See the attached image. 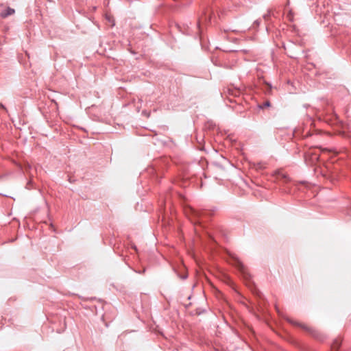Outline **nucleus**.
<instances>
[{
    "label": "nucleus",
    "mask_w": 351,
    "mask_h": 351,
    "mask_svg": "<svg viewBox=\"0 0 351 351\" xmlns=\"http://www.w3.org/2000/svg\"><path fill=\"white\" fill-rule=\"evenodd\" d=\"M291 322V324H295V325H298L300 327H301L303 329H304L305 330L308 331L315 338H316V339H317L319 340H322V335L318 331H317L316 330H315L313 328H309L308 326H306L304 324H298L296 322Z\"/></svg>",
    "instance_id": "1"
},
{
    "label": "nucleus",
    "mask_w": 351,
    "mask_h": 351,
    "mask_svg": "<svg viewBox=\"0 0 351 351\" xmlns=\"http://www.w3.org/2000/svg\"><path fill=\"white\" fill-rule=\"evenodd\" d=\"M319 157L318 154L308 152L305 154V162L307 165H313L319 160Z\"/></svg>",
    "instance_id": "2"
},
{
    "label": "nucleus",
    "mask_w": 351,
    "mask_h": 351,
    "mask_svg": "<svg viewBox=\"0 0 351 351\" xmlns=\"http://www.w3.org/2000/svg\"><path fill=\"white\" fill-rule=\"evenodd\" d=\"M289 16H290V17L291 16V17H292V13H291V12H289ZM290 19L291 20V18H290Z\"/></svg>",
    "instance_id": "12"
},
{
    "label": "nucleus",
    "mask_w": 351,
    "mask_h": 351,
    "mask_svg": "<svg viewBox=\"0 0 351 351\" xmlns=\"http://www.w3.org/2000/svg\"><path fill=\"white\" fill-rule=\"evenodd\" d=\"M255 23H256L257 25H258V24H259L258 21H255Z\"/></svg>",
    "instance_id": "15"
},
{
    "label": "nucleus",
    "mask_w": 351,
    "mask_h": 351,
    "mask_svg": "<svg viewBox=\"0 0 351 351\" xmlns=\"http://www.w3.org/2000/svg\"><path fill=\"white\" fill-rule=\"evenodd\" d=\"M191 212L195 216V217H199L201 213L194 209H191Z\"/></svg>",
    "instance_id": "7"
},
{
    "label": "nucleus",
    "mask_w": 351,
    "mask_h": 351,
    "mask_svg": "<svg viewBox=\"0 0 351 351\" xmlns=\"http://www.w3.org/2000/svg\"><path fill=\"white\" fill-rule=\"evenodd\" d=\"M321 173L324 177L330 179L332 182L335 179L336 176L333 173L329 172L328 169L326 172L324 170H322Z\"/></svg>",
    "instance_id": "4"
},
{
    "label": "nucleus",
    "mask_w": 351,
    "mask_h": 351,
    "mask_svg": "<svg viewBox=\"0 0 351 351\" xmlns=\"http://www.w3.org/2000/svg\"><path fill=\"white\" fill-rule=\"evenodd\" d=\"M0 108L3 109L5 111H7V108H5V106L2 103H0Z\"/></svg>",
    "instance_id": "10"
},
{
    "label": "nucleus",
    "mask_w": 351,
    "mask_h": 351,
    "mask_svg": "<svg viewBox=\"0 0 351 351\" xmlns=\"http://www.w3.org/2000/svg\"><path fill=\"white\" fill-rule=\"evenodd\" d=\"M14 12L15 10L13 8L8 7L5 10L1 11V12L0 13V16L3 19H5L10 15L14 14Z\"/></svg>",
    "instance_id": "3"
},
{
    "label": "nucleus",
    "mask_w": 351,
    "mask_h": 351,
    "mask_svg": "<svg viewBox=\"0 0 351 351\" xmlns=\"http://www.w3.org/2000/svg\"><path fill=\"white\" fill-rule=\"evenodd\" d=\"M270 106V102L269 101H265L262 107H269Z\"/></svg>",
    "instance_id": "8"
},
{
    "label": "nucleus",
    "mask_w": 351,
    "mask_h": 351,
    "mask_svg": "<svg viewBox=\"0 0 351 351\" xmlns=\"http://www.w3.org/2000/svg\"><path fill=\"white\" fill-rule=\"evenodd\" d=\"M238 264H239V268H240L241 270H243V268H244L243 265L241 262H239V261L238 262Z\"/></svg>",
    "instance_id": "9"
},
{
    "label": "nucleus",
    "mask_w": 351,
    "mask_h": 351,
    "mask_svg": "<svg viewBox=\"0 0 351 351\" xmlns=\"http://www.w3.org/2000/svg\"><path fill=\"white\" fill-rule=\"evenodd\" d=\"M186 276H183L182 277H181L182 279H186Z\"/></svg>",
    "instance_id": "13"
},
{
    "label": "nucleus",
    "mask_w": 351,
    "mask_h": 351,
    "mask_svg": "<svg viewBox=\"0 0 351 351\" xmlns=\"http://www.w3.org/2000/svg\"><path fill=\"white\" fill-rule=\"evenodd\" d=\"M340 345L341 341L339 339H335L332 343V348L334 350H337L340 347Z\"/></svg>",
    "instance_id": "6"
},
{
    "label": "nucleus",
    "mask_w": 351,
    "mask_h": 351,
    "mask_svg": "<svg viewBox=\"0 0 351 351\" xmlns=\"http://www.w3.org/2000/svg\"><path fill=\"white\" fill-rule=\"evenodd\" d=\"M132 247L136 251L137 249H136V247L135 245L132 246Z\"/></svg>",
    "instance_id": "14"
},
{
    "label": "nucleus",
    "mask_w": 351,
    "mask_h": 351,
    "mask_svg": "<svg viewBox=\"0 0 351 351\" xmlns=\"http://www.w3.org/2000/svg\"><path fill=\"white\" fill-rule=\"evenodd\" d=\"M269 17V13H267L266 14H264L263 18L265 19H267Z\"/></svg>",
    "instance_id": "11"
},
{
    "label": "nucleus",
    "mask_w": 351,
    "mask_h": 351,
    "mask_svg": "<svg viewBox=\"0 0 351 351\" xmlns=\"http://www.w3.org/2000/svg\"><path fill=\"white\" fill-rule=\"evenodd\" d=\"M278 178L279 179L283 180L285 182H287L289 180L288 176L287 174L281 173V172H279L278 173Z\"/></svg>",
    "instance_id": "5"
}]
</instances>
